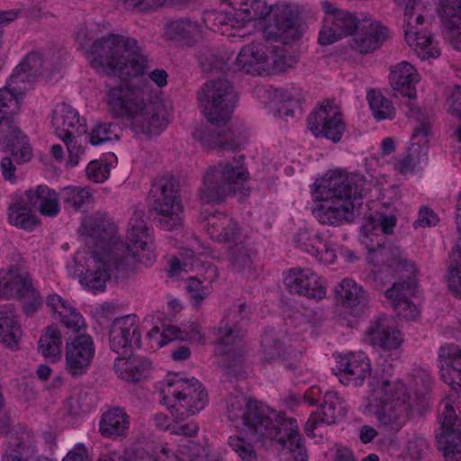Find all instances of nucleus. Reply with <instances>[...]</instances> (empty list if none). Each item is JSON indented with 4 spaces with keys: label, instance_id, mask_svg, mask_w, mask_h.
<instances>
[{
    "label": "nucleus",
    "instance_id": "obj_12",
    "mask_svg": "<svg viewBox=\"0 0 461 461\" xmlns=\"http://www.w3.org/2000/svg\"><path fill=\"white\" fill-rule=\"evenodd\" d=\"M247 329L221 320L216 329V343L222 347H231L222 351L219 364L230 377H237L241 372L243 352L240 343L244 340Z\"/></svg>",
    "mask_w": 461,
    "mask_h": 461
},
{
    "label": "nucleus",
    "instance_id": "obj_51",
    "mask_svg": "<svg viewBox=\"0 0 461 461\" xmlns=\"http://www.w3.org/2000/svg\"><path fill=\"white\" fill-rule=\"evenodd\" d=\"M204 22L209 23V27L213 30H219L221 25H230L234 27L240 22L239 13L227 11H210L204 14Z\"/></svg>",
    "mask_w": 461,
    "mask_h": 461
},
{
    "label": "nucleus",
    "instance_id": "obj_48",
    "mask_svg": "<svg viewBox=\"0 0 461 461\" xmlns=\"http://www.w3.org/2000/svg\"><path fill=\"white\" fill-rule=\"evenodd\" d=\"M273 7L268 8L265 0H243L240 3V22L259 20L268 16Z\"/></svg>",
    "mask_w": 461,
    "mask_h": 461
},
{
    "label": "nucleus",
    "instance_id": "obj_38",
    "mask_svg": "<svg viewBox=\"0 0 461 461\" xmlns=\"http://www.w3.org/2000/svg\"><path fill=\"white\" fill-rule=\"evenodd\" d=\"M339 301L347 308L364 306L366 303V294L358 284L349 278H345L336 287Z\"/></svg>",
    "mask_w": 461,
    "mask_h": 461
},
{
    "label": "nucleus",
    "instance_id": "obj_1",
    "mask_svg": "<svg viewBox=\"0 0 461 461\" xmlns=\"http://www.w3.org/2000/svg\"><path fill=\"white\" fill-rule=\"evenodd\" d=\"M83 237L93 253L80 282L94 291H103L113 272L124 271L130 256L143 264L156 259L149 232H130L125 241L116 232H83Z\"/></svg>",
    "mask_w": 461,
    "mask_h": 461
},
{
    "label": "nucleus",
    "instance_id": "obj_60",
    "mask_svg": "<svg viewBox=\"0 0 461 461\" xmlns=\"http://www.w3.org/2000/svg\"><path fill=\"white\" fill-rule=\"evenodd\" d=\"M438 13L442 21L461 18V0H438Z\"/></svg>",
    "mask_w": 461,
    "mask_h": 461
},
{
    "label": "nucleus",
    "instance_id": "obj_2",
    "mask_svg": "<svg viewBox=\"0 0 461 461\" xmlns=\"http://www.w3.org/2000/svg\"><path fill=\"white\" fill-rule=\"evenodd\" d=\"M370 191V184L358 173L346 174L339 170L327 173L313 184L312 192L315 200L328 204H319L312 209V215L321 224L340 226L355 221L357 207Z\"/></svg>",
    "mask_w": 461,
    "mask_h": 461
},
{
    "label": "nucleus",
    "instance_id": "obj_21",
    "mask_svg": "<svg viewBox=\"0 0 461 461\" xmlns=\"http://www.w3.org/2000/svg\"><path fill=\"white\" fill-rule=\"evenodd\" d=\"M138 318L135 314L116 318L110 329V346L113 351L124 356L134 343L140 342Z\"/></svg>",
    "mask_w": 461,
    "mask_h": 461
},
{
    "label": "nucleus",
    "instance_id": "obj_55",
    "mask_svg": "<svg viewBox=\"0 0 461 461\" xmlns=\"http://www.w3.org/2000/svg\"><path fill=\"white\" fill-rule=\"evenodd\" d=\"M229 444L243 461H257L258 455L254 447L244 438L231 436Z\"/></svg>",
    "mask_w": 461,
    "mask_h": 461
},
{
    "label": "nucleus",
    "instance_id": "obj_5",
    "mask_svg": "<svg viewBox=\"0 0 461 461\" xmlns=\"http://www.w3.org/2000/svg\"><path fill=\"white\" fill-rule=\"evenodd\" d=\"M90 54L92 66L102 68L112 76L134 78L143 76L148 68V59L133 38L110 34L97 39L90 48Z\"/></svg>",
    "mask_w": 461,
    "mask_h": 461
},
{
    "label": "nucleus",
    "instance_id": "obj_20",
    "mask_svg": "<svg viewBox=\"0 0 461 461\" xmlns=\"http://www.w3.org/2000/svg\"><path fill=\"white\" fill-rule=\"evenodd\" d=\"M284 284L291 294L310 299L321 300L326 290L321 278L310 268H292L284 278Z\"/></svg>",
    "mask_w": 461,
    "mask_h": 461
},
{
    "label": "nucleus",
    "instance_id": "obj_6",
    "mask_svg": "<svg viewBox=\"0 0 461 461\" xmlns=\"http://www.w3.org/2000/svg\"><path fill=\"white\" fill-rule=\"evenodd\" d=\"M244 160L245 157L240 155L225 164L209 167L198 190L200 201L203 203H221L230 197H238L240 202L248 197L250 189L244 185L249 178V172Z\"/></svg>",
    "mask_w": 461,
    "mask_h": 461
},
{
    "label": "nucleus",
    "instance_id": "obj_10",
    "mask_svg": "<svg viewBox=\"0 0 461 461\" xmlns=\"http://www.w3.org/2000/svg\"><path fill=\"white\" fill-rule=\"evenodd\" d=\"M162 401L171 404L176 410V418L184 420L185 416L194 415L204 408L208 402L207 393L197 379H184L174 375L166 380L161 388Z\"/></svg>",
    "mask_w": 461,
    "mask_h": 461
},
{
    "label": "nucleus",
    "instance_id": "obj_61",
    "mask_svg": "<svg viewBox=\"0 0 461 461\" xmlns=\"http://www.w3.org/2000/svg\"><path fill=\"white\" fill-rule=\"evenodd\" d=\"M62 324L77 335L86 327L85 320L82 315L71 305L68 307L66 317L59 316Z\"/></svg>",
    "mask_w": 461,
    "mask_h": 461
},
{
    "label": "nucleus",
    "instance_id": "obj_4",
    "mask_svg": "<svg viewBox=\"0 0 461 461\" xmlns=\"http://www.w3.org/2000/svg\"><path fill=\"white\" fill-rule=\"evenodd\" d=\"M146 95L144 87L134 80L122 81L109 87L106 104L113 116L127 119L136 133L158 134L167 121L154 104L146 102Z\"/></svg>",
    "mask_w": 461,
    "mask_h": 461
},
{
    "label": "nucleus",
    "instance_id": "obj_24",
    "mask_svg": "<svg viewBox=\"0 0 461 461\" xmlns=\"http://www.w3.org/2000/svg\"><path fill=\"white\" fill-rule=\"evenodd\" d=\"M34 434L26 426L19 425L2 456V461H50L45 456H35Z\"/></svg>",
    "mask_w": 461,
    "mask_h": 461
},
{
    "label": "nucleus",
    "instance_id": "obj_31",
    "mask_svg": "<svg viewBox=\"0 0 461 461\" xmlns=\"http://www.w3.org/2000/svg\"><path fill=\"white\" fill-rule=\"evenodd\" d=\"M52 124L59 133L85 135L87 132L86 120L81 119L78 112L67 104H61L54 110Z\"/></svg>",
    "mask_w": 461,
    "mask_h": 461
},
{
    "label": "nucleus",
    "instance_id": "obj_13",
    "mask_svg": "<svg viewBox=\"0 0 461 461\" xmlns=\"http://www.w3.org/2000/svg\"><path fill=\"white\" fill-rule=\"evenodd\" d=\"M321 5L325 14L318 39L321 45L332 44L357 32L362 18L347 10L339 9L329 1H323Z\"/></svg>",
    "mask_w": 461,
    "mask_h": 461
},
{
    "label": "nucleus",
    "instance_id": "obj_57",
    "mask_svg": "<svg viewBox=\"0 0 461 461\" xmlns=\"http://www.w3.org/2000/svg\"><path fill=\"white\" fill-rule=\"evenodd\" d=\"M207 229H221V230H236L239 229L238 223L233 221L227 214L217 212L211 214L206 218Z\"/></svg>",
    "mask_w": 461,
    "mask_h": 461
},
{
    "label": "nucleus",
    "instance_id": "obj_50",
    "mask_svg": "<svg viewBox=\"0 0 461 461\" xmlns=\"http://www.w3.org/2000/svg\"><path fill=\"white\" fill-rule=\"evenodd\" d=\"M84 230H116L119 227L104 212H95L83 220Z\"/></svg>",
    "mask_w": 461,
    "mask_h": 461
},
{
    "label": "nucleus",
    "instance_id": "obj_14",
    "mask_svg": "<svg viewBox=\"0 0 461 461\" xmlns=\"http://www.w3.org/2000/svg\"><path fill=\"white\" fill-rule=\"evenodd\" d=\"M307 126L316 138L324 137L334 143L341 140L346 130L342 113L330 100L324 101L310 113L307 118Z\"/></svg>",
    "mask_w": 461,
    "mask_h": 461
},
{
    "label": "nucleus",
    "instance_id": "obj_64",
    "mask_svg": "<svg viewBox=\"0 0 461 461\" xmlns=\"http://www.w3.org/2000/svg\"><path fill=\"white\" fill-rule=\"evenodd\" d=\"M368 221L373 229L380 228L381 230H392L396 226L397 218L393 214L375 212L370 215Z\"/></svg>",
    "mask_w": 461,
    "mask_h": 461
},
{
    "label": "nucleus",
    "instance_id": "obj_23",
    "mask_svg": "<svg viewBox=\"0 0 461 461\" xmlns=\"http://www.w3.org/2000/svg\"><path fill=\"white\" fill-rule=\"evenodd\" d=\"M388 232H360L358 240L360 243L367 249L368 253L372 255V258L368 259V262L373 264L376 270H372L369 274L374 272H380L383 269H386L387 267V259L390 258L387 255L392 252H397L395 255L398 259L401 261H408L403 258L402 250L397 246H388L386 247V234Z\"/></svg>",
    "mask_w": 461,
    "mask_h": 461
},
{
    "label": "nucleus",
    "instance_id": "obj_56",
    "mask_svg": "<svg viewBox=\"0 0 461 461\" xmlns=\"http://www.w3.org/2000/svg\"><path fill=\"white\" fill-rule=\"evenodd\" d=\"M447 32L446 40L456 50H461V17L442 21Z\"/></svg>",
    "mask_w": 461,
    "mask_h": 461
},
{
    "label": "nucleus",
    "instance_id": "obj_28",
    "mask_svg": "<svg viewBox=\"0 0 461 461\" xmlns=\"http://www.w3.org/2000/svg\"><path fill=\"white\" fill-rule=\"evenodd\" d=\"M267 55L259 44L244 46L232 62L235 71H243L251 75H262L266 71Z\"/></svg>",
    "mask_w": 461,
    "mask_h": 461
},
{
    "label": "nucleus",
    "instance_id": "obj_27",
    "mask_svg": "<svg viewBox=\"0 0 461 461\" xmlns=\"http://www.w3.org/2000/svg\"><path fill=\"white\" fill-rule=\"evenodd\" d=\"M10 76L5 86L0 88V128H9L14 123V116L20 111L23 94L27 90L19 82H12Z\"/></svg>",
    "mask_w": 461,
    "mask_h": 461
},
{
    "label": "nucleus",
    "instance_id": "obj_43",
    "mask_svg": "<svg viewBox=\"0 0 461 461\" xmlns=\"http://www.w3.org/2000/svg\"><path fill=\"white\" fill-rule=\"evenodd\" d=\"M370 392L380 398L381 402L386 400L403 398V395H410L406 393L405 385L400 382H390L383 380L381 383L375 377L368 382Z\"/></svg>",
    "mask_w": 461,
    "mask_h": 461
},
{
    "label": "nucleus",
    "instance_id": "obj_35",
    "mask_svg": "<svg viewBox=\"0 0 461 461\" xmlns=\"http://www.w3.org/2000/svg\"><path fill=\"white\" fill-rule=\"evenodd\" d=\"M45 71L44 59L38 52L29 53L24 59L14 69L12 82H19L23 86L36 80Z\"/></svg>",
    "mask_w": 461,
    "mask_h": 461
},
{
    "label": "nucleus",
    "instance_id": "obj_16",
    "mask_svg": "<svg viewBox=\"0 0 461 461\" xmlns=\"http://www.w3.org/2000/svg\"><path fill=\"white\" fill-rule=\"evenodd\" d=\"M264 438L276 441L290 451L294 461H307V450L301 443L295 419L285 418L280 413Z\"/></svg>",
    "mask_w": 461,
    "mask_h": 461
},
{
    "label": "nucleus",
    "instance_id": "obj_29",
    "mask_svg": "<svg viewBox=\"0 0 461 461\" xmlns=\"http://www.w3.org/2000/svg\"><path fill=\"white\" fill-rule=\"evenodd\" d=\"M391 322L392 321L386 317H379L370 325L367 335L374 346H378L384 350L396 349L401 346V334Z\"/></svg>",
    "mask_w": 461,
    "mask_h": 461
},
{
    "label": "nucleus",
    "instance_id": "obj_52",
    "mask_svg": "<svg viewBox=\"0 0 461 461\" xmlns=\"http://www.w3.org/2000/svg\"><path fill=\"white\" fill-rule=\"evenodd\" d=\"M230 261L232 270L236 272L250 271L252 260L249 249L242 242L230 248Z\"/></svg>",
    "mask_w": 461,
    "mask_h": 461
},
{
    "label": "nucleus",
    "instance_id": "obj_33",
    "mask_svg": "<svg viewBox=\"0 0 461 461\" xmlns=\"http://www.w3.org/2000/svg\"><path fill=\"white\" fill-rule=\"evenodd\" d=\"M130 417L123 409L116 407L106 411L99 422V431L106 438H118L127 435Z\"/></svg>",
    "mask_w": 461,
    "mask_h": 461
},
{
    "label": "nucleus",
    "instance_id": "obj_44",
    "mask_svg": "<svg viewBox=\"0 0 461 461\" xmlns=\"http://www.w3.org/2000/svg\"><path fill=\"white\" fill-rule=\"evenodd\" d=\"M62 336L57 326H50L38 341V349L45 357L60 356Z\"/></svg>",
    "mask_w": 461,
    "mask_h": 461
},
{
    "label": "nucleus",
    "instance_id": "obj_11",
    "mask_svg": "<svg viewBox=\"0 0 461 461\" xmlns=\"http://www.w3.org/2000/svg\"><path fill=\"white\" fill-rule=\"evenodd\" d=\"M419 74L415 68L407 61L399 63L393 69L391 70L390 83L393 90L400 93L404 97H408L409 103L407 106L410 107L413 117L417 115V120L420 122L419 126L413 129L411 135L412 140H418L417 144L421 145L426 142V139L430 133V123L428 118H425L420 110L412 106L411 100L416 98L415 85L419 82Z\"/></svg>",
    "mask_w": 461,
    "mask_h": 461
},
{
    "label": "nucleus",
    "instance_id": "obj_62",
    "mask_svg": "<svg viewBox=\"0 0 461 461\" xmlns=\"http://www.w3.org/2000/svg\"><path fill=\"white\" fill-rule=\"evenodd\" d=\"M110 168L111 165L108 163L93 160L86 167V175L89 179L96 183H103L109 177Z\"/></svg>",
    "mask_w": 461,
    "mask_h": 461
},
{
    "label": "nucleus",
    "instance_id": "obj_30",
    "mask_svg": "<svg viewBox=\"0 0 461 461\" xmlns=\"http://www.w3.org/2000/svg\"><path fill=\"white\" fill-rule=\"evenodd\" d=\"M22 329L14 304L0 305V341L11 349H17Z\"/></svg>",
    "mask_w": 461,
    "mask_h": 461
},
{
    "label": "nucleus",
    "instance_id": "obj_41",
    "mask_svg": "<svg viewBox=\"0 0 461 461\" xmlns=\"http://www.w3.org/2000/svg\"><path fill=\"white\" fill-rule=\"evenodd\" d=\"M274 24L271 26L275 28L271 33L275 38L287 37L292 31H294L298 14L290 6L284 5L282 7L273 8Z\"/></svg>",
    "mask_w": 461,
    "mask_h": 461
},
{
    "label": "nucleus",
    "instance_id": "obj_15",
    "mask_svg": "<svg viewBox=\"0 0 461 461\" xmlns=\"http://www.w3.org/2000/svg\"><path fill=\"white\" fill-rule=\"evenodd\" d=\"M52 194L47 185H39L36 189L25 192V197L18 200L9 207V222L20 229L36 227L40 220L32 213V210H38L49 195Z\"/></svg>",
    "mask_w": 461,
    "mask_h": 461
},
{
    "label": "nucleus",
    "instance_id": "obj_53",
    "mask_svg": "<svg viewBox=\"0 0 461 461\" xmlns=\"http://www.w3.org/2000/svg\"><path fill=\"white\" fill-rule=\"evenodd\" d=\"M250 314L251 307L246 303L238 302L228 309L222 320L246 328L249 322Z\"/></svg>",
    "mask_w": 461,
    "mask_h": 461
},
{
    "label": "nucleus",
    "instance_id": "obj_34",
    "mask_svg": "<svg viewBox=\"0 0 461 461\" xmlns=\"http://www.w3.org/2000/svg\"><path fill=\"white\" fill-rule=\"evenodd\" d=\"M32 287V279L27 274L23 275L14 269L4 276L0 272V299H21L26 296Z\"/></svg>",
    "mask_w": 461,
    "mask_h": 461
},
{
    "label": "nucleus",
    "instance_id": "obj_45",
    "mask_svg": "<svg viewBox=\"0 0 461 461\" xmlns=\"http://www.w3.org/2000/svg\"><path fill=\"white\" fill-rule=\"evenodd\" d=\"M366 99L374 117L377 121L393 119L395 115V110L392 102L385 98L380 92L372 89L367 92Z\"/></svg>",
    "mask_w": 461,
    "mask_h": 461
},
{
    "label": "nucleus",
    "instance_id": "obj_25",
    "mask_svg": "<svg viewBox=\"0 0 461 461\" xmlns=\"http://www.w3.org/2000/svg\"><path fill=\"white\" fill-rule=\"evenodd\" d=\"M0 148L17 164H23L32 158L28 137L14 123L9 128H0Z\"/></svg>",
    "mask_w": 461,
    "mask_h": 461
},
{
    "label": "nucleus",
    "instance_id": "obj_18",
    "mask_svg": "<svg viewBox=\"0 0 461 461\" xmlns=\"http://www.w3.org/2000/svg\"><path fill=\"white\" fill-rule=\"evenodd\" d=\"M341 384L347 386H361L371 379V365L364 356L347 354L339 356L333 368Z\"/></svg>",
    "mask_w": 461,
    "mask_h": 461
},
{
    "label": "nucleus",
    "instance_id": "obj_3",
    "mask_svg": "<svg viewBox=\"0 0 461 461\" xmlns=\"http://www.w3.org/2000/svg\"><path fill=\"white\" fill-rule=\"evenodd\" d=\"M197 100L210 125L196 128L193 137L209 148L237 149L241 145L240 137L230 129H222L230 122L238 102L232 83L225 77L210 80L197 93Z\"/></svg>",
    "mask_w": 461,
    "mask_h": 461
},
{
    "label": "nucleus",
    "instance_id": "obj_63",
    "mask_svg": "<svg viewBox=\"0 0 461 461\" xmlns=\"http://www.w3.org/2000/svg\"><path fill=\"white\" fill-rule=\"evenodd\" d=\"M186 290L190 297L194 301L196 306L210 294L209 288L204 286L201 280L194 277L188 279Z\"/></svg>",
    "mask_w": 461,
    "mask_h": 461
},
{
    "label": "nucleus",
    "instance_id": "obj_47",
    "mask_svg": "<svg viewBox=\"0 0 461 461\" xmlns=\"http://www.w3.org/2000/svg\"><path fill=\"white\" fill-rule=\"evenodd\" d=\"M438 420L441 424L442 432L461 429V417L456 414L450 398L447 397L439 403Z\"/></svg>",
    "mask_w": 461,
    "mask_h": 461
},
{
    "label": "nucleus",
    "instance_id": "obj_37",
    "mask_svg": "<svg viewBox=\"0 0 461 461\" xmlns=\"http://www.w3.org/2000/svg\"><path fill=\"white\" fill-rule=\"evenodd\" d=\"M114 367L122 379L137 383L146 378L151 368V363L147 358H133L125 360L124 357H118L115 360Z\"/></svg>",
    "mask_w": 461,
    "mask_h": 461
},
{
    "label": "nucleus",
    "instance_id": "obj_17",
    "mask_svg": "<svg viewBox=\"0 0 461 461\" xmlns=\"http://www.w3.org/2000/svg\"><path fill=\"white\" fill-rule=\"evenodd\" d=\"M95 356L93 339L85 333L69 337L67 341V370L72 376L85 374Z\"/></svg>",
    "mask_w": 461,
    "mask_h": 461
},
{
    "label": "nucleus",
    "instance_id": "obj_32",
    "mask_svg": "<svg viewBox=\"0 0 461 461\" xmlns=\"http://www.w3.org/2000/svg\"><path fill=\"white\" fill-rule=\"evenodd\" d=\"M440 372L442 379L452 388L456 382H461V349L453 344L442 346L439 349Z\"/></svg>",
    "mask_w": 461,
    "mask_h": 461
},
{
    "label": "nucleus",
    "instance_id": "obj_54",
    "mask_svg": "<svg viewBox=\"0 0 461 461\" xmlns=\"http://www.w3.org/2000/svg\"><path fill=\"white\" fill-rule=\"evenodd\" d=\"M57 135L67 146L68 151V163L72 167L77 166L78 164L79 155L84 152V149L78 141V138H81L83 135L73 134L71 132L59 133V131H57Z\"/></svg>",
    "mask_w": 461,
    "mask_h": 461
},
{
    "label": "nucleus",
    "instance_id": "obj_42",
    "mask_svg": "<svg viewBox=\"0 0 461 461\" xmlns=\"http://www.w3.org/2000/svg\"><path fill=\"white\" fill-rule=\"evenodd\" d=\"M196 56L203 70H230L231 68L229 64L230 58L226 53H220L217 50L212 49L208 46L199 47Z\"/></svg>",
    "mask_w": 461,
    "mask_h": 461
},
{
    "label": "nucleus",
    "instance_id": "obj_39",
    "mask_svg": "<svg viewBox=\"0 0 461 461\" xmlns=\"http://www.w3.org/2000/svg\"><path fill=\"white\" fill-rule=\"evenodd\" d=\"M447 281L449 290L461 298V236L448 254Z\"/></svg>",
    "mask_w": 461,
    "mask_h": 461
},
{
    "label": "nucleus",
    "instance_id": "obj_7",
    "mask_svg": "<svg viewBox=\"0 0 461 461\" xmlns=\"http://www.w3.org/2000/svg\"><path fill=\"white\" fill-rule=\"evenodd\" d=\"M387 255L390 257L387 259L388 268L368 274L366 278L375 284L376 289H383L393 282L392 287L385 292L386 297L392 301L398 315L415 319L419 312L409 297L415 292L417 269L411 261H401L392 252Z\"/></svg>",
    "mask_w": 461,
    "mask_h": 461
},
{
    "label": "nucleus",
    "instance_id": "obj_36",
    "mask_svg": "<svg viewBox=\"0 0 461 461\" xmlns=\"http://www.w3.org/2000/svg\"><path fill=\"white\" fill-rule=\"evenodd\" d=\"M412 17L405 20V40L410 46H415V50L422 59L438 58L440 51L433 46V38L430 34L422 33L420 29L414 30Z\"/></svg>",
    "mask_w": 461,
    "mask_h": 461
},
{
    "label": "nucleus",
    "instance_id": "obj_59",
    "mask_svg": "<svg viewBox=\"0 0 461 461\" xmlns=\"http://www.w3.org/2000/svg\"><path fill=\"white\" fill-rule=\"evenodd\" d=\"M439 222L438 215L429 206L420 207L418 218L414 221L412 226L415 229H426L436 227Z\"/></svg>",
    "mask_w": 461,
    "mask_h": 461
},
{
    "label": "nucleus",
    "instance_id": "obj_46",
    "mask_svg": "<svg viewBox=\"0 0 461 461\" xmlns=\"http://www.w3.org/2000/svg\"><path fill=\"white\" fill-rule=\"evenodd\" d=\"M294 242L298 248L311 255L328 252L327 245L319 232H297Z\"/></svg>",
    "mask_w": 461,
    "mask_h": 461
},
{
    "label": "nucleus",
    "instance_id": "obj_58",
    "mask_svg": "<svg viewBox=\"0 0 461 461\" xmlns=\"http://www.w3.org/2000/svg\"><path fill=\"white\" fill-rule=\"evenodd\" d=\"M62 199L68 204L74 207L76 211L79 210L85 203V199L89 197V192L86 189H77V187H67L61 194Z\"/></svg>",
    "mask_w": 461,
    "mask_h": 461
},
{
    "label": "nucleus",
    "instance_id": "obj_19",
    "mask_svg": "<svg viewBox=\"0 0 461 461\" xmlns=\"http://www.w3.org/2000/svg\"><path fill=\"white\" fill-rule=\"evenodd\" d=\"M357 34L349 41L352 50L367 54L379 49L388 38V29L381 23L363 16Z\"/></svg>",
    "mask_w": 461,
    "mask_h": 461
},
{
    "label": "nucleus",
    "instance_id": "obj_22",
    "mask_svg": "<svg viewBox=\"0 0 461 461\" xmlns=\"http://www.w3.org/2000/svg\"><path fill=\"white\" fill-rule=\"evenodd\" d=\"M346 412L342 401L335 392H327L320 404V410L312 411L304 425V432L311 438L316 436L315 430L322 425H332L343 418Z\"/></svg>",
    "mask_w": 461,
    "mask_h": 461
},
{
    "label": "nucleus",
    "instance_id": "obj_49",
    "mask_svg": "<svg viewBox=\"0 0 461 461\" xmlns=\"http://www.w3.org/2000/svg\"><path fill=\"white\" fill-rule=\"evenodd\" d=\"M167 32L173 40L181 41L194 38L199 33V28L195 22L177 20L167 24Z\"/></svg>",
    "mask_w": 461,
    "mask_h": 461
},
{
    "label": "nucleus",
    "instance_id": "obj_8",
    "mask_svg": "<svg viewBox=\"0 0 461 461\" xmlns=\"http://www.w3.org/2000/svg\"><path fill=\"white\" fill-rule=\"evenodd\" d=\"M149 194L153 199L151 213L156 228L164 230L184 228L181 186L174 176H158L151 185Z\"/></svg>",
    "mask_w": 461,
    "mask_h": 461
},
{
    "label": "nucleus",
    "instance_id": "obj_9",
    "mask_svg": "<svg viewBox=\"0 0 461 461\" xmlns=\"http://www.w3.org/2000/svg\"><path fill=\"white\" fill-rule=\"evenodd\" d=\"M226 411L230 421L237 427L244 425L250 434L262 439L280 415L240 393L229 394Z\"/></svg>",
    "mask_w": 461,
    "mask_h": 461
},
{
    "label": "nucleus",
    "instance_id": "obj_40",
    "mask_svg": "<svg viewBox=\"0 0 461 461\" xmlns=\"http://www.w3.org/2000/svg\"><path fill=\"white\" fill-rule=\"evenodd\" d=\"M437 443L446 461H461V429L438 434Z\"/></svg>",
    "mask_w": 461,
    "mask_h": 461
},
{
    "label": "nucleus",
    "instance_id": "obj_26",
    "mask_svg": "<svg viewBox=\"0 0 461 461\" xmlns=\"http://www.w3.org/2000/svg\"><path fill=\"white\" fill-rule=\"evenodd\" d=\"M410 401L411 395L384 401L376 411L377 420L382 425L393 430H399L412 413V405Z\"/></svg>",
    "mask_w": 461,
    "mask_h": 461
}]
</instances>
